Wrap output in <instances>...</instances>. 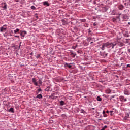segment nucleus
I'll return each instance as SVG.
<instances>
[{"instance_id":"nucleus-11","label":"nucleus","mask_w":130,"mask_h":130,"mask_svg":"<svg viewBox=\"0 0 130 130\" xmlns=\"http://www.w3.org/2000/svg\"><path fill=\"white\" fill-rule=\"evenodd\" d=\"M96 100L98 101H102V99H101V98H100V96H98L96 98Z\"/></svg>"},{"instance_id":"nucleus-28","label":"nucleus","mask_w":130,"mask_h":130,"mask_svg":"<svg viewBox=\"0 0 130 130\" xmlns=\"http://www.w3.org/2000/svg\"><path fill=\"white\" fill-rule=\"evenodd\" d=\"M49 87H47L46 88V91H49Z\"/></svg>"},{"instance_id":"nucleus-29","label":"nucleus","mask_w":130,"mask_h":130,"mask_svg":"<svg viewBox=\"0 0 130 130\" xmlns=\"http://www.w3.org/2000/svg\"><path fill=\"white\" fill-rule=\"evenodd\" d=\"M4 9H7V5H5L4 6Z\"/></svg>"},{"instance_id":"nucleus-24","label":"nucleus","mask_w":130,"mask_h":130,"mask_svg":"<svg viewBox=\"0 0 130 130\" xmlns=\"http://www.w3.org/2000/svg\"><path fill=\"white\" fill-rule=\"evenodd\" d=\"M103 117H107V115H106V114H103Z\"/></svg>"},{"instance_id":"nucleus-38","label":"nucleus","mask_w":130,"mask_h":130,"mask_svg":"<svg viewBox=\"0 0 130 130\" xmlns=\"http://www.w3.org/2000/svg\"><path fill=\"white\" fill-rule=\"evenodd\" d=\"M128 25H130V22H128Z\"/></svg>"},{"instance_id":"nucleus-13","label":"nucleus","mask_w":130,"mask_h":130,"mask_svg":"<svg viewBox=\"0 0 130 130\" xmlns=\"http://www.w3.org/2000/svg\"><path fill=\"white\" fill-rule=\"evenodd\" d=\"M23 34H24V35L27 34V31H22V32L20 34L21 36H23Z\"/></svg>"},{"instance_id":"nucleus-1","label":"nucleus","mask_w":130,"mask_h":130,"mask_svg":"<svg viewBox=\"0 0 130 130\" xmlns=\"http://www.w3.org/2000/svg\"><path fill=\"white\" fill-rule=\"evenodd\" d=\"M115 45H116V44H113V43H106V47H107V48H110L111 49L114 48Z\"/></svg>"},{"instance_id":"nucleus-25","label":"nucleus","mask_w":130,"mask_h":130,"mask_svg":"<svg viewBox=\"0 0 130 130\" xmlns=\"http://www.w3.org/2000/svg\"><path fill=\"white\" fill-rule=\"evenodd\" d=\"M126 68H130V64H127Z\"/></svg>"},{"instance_id":"nucleus-40","label":"nucleus","mask_w":130,"mask_h":130,"mask_svg":"<svg viewBox=\"0 0 130 130\" xmlns=\"http://www.w3.org/2000/svg\"><path fill=\"white\" fill-rule=\"evenodd\" d=\"M22 37H25V36H22Z\"/></svg>"},{"instance_id":"nucleus-39","label":"nucleus","mask_w":130,"mask_h":130,"mask_svg":"<svg viewBox=\"0 0 130 130\" xmlns=\"http://www.w3.org/2000/svg\"><path fill=\"white\" fill-rule=\"evenodd\" d=\"M93 25H94V26H96V24H95V23H94V24H93Z\"/></svg>"},{"instance_id":"nucleus-9","label":"nucleus","mask_w":130,"mask_h":130,"mask_svg":"<svg viewBox=\"0 0 130 130\" xmlns=\"http://www.w3.org/2000/svg\"><path fill=\"white\" fill-rule=\"evenodd\" d=\"M123 8H124V6L122 5H120L118 6V9H119V10H123Z\"/></svg>"},{"instance_id":"nucleus-42","label":"nucleus","mask_w":130,"mask_h":130,"mask_svg":"<svg viewBox=\"0 0 130 130\" xmlns=\"http://www.w3.org/2000/svg\"><path fill=\"white\" fill-rule=\"evenodd\" d=\"M91 43H93V42H91Z\"/></svg>"},{"instance_id":"nucleus-37","label":"nucleus","mask_w":130,"mask_h":130,"mask_svg":"<svg viewBox=\"0 0 130 130\" xmlns=\"http://www.w3.org/2000/svg\"><path fill=\"white\" fill-rule=\"evenodd\" d=\"M101 130H105V129L103 127Z\"/></svg>"},{"instance_id":"nucleus-27","label":"nucleus","mask_w":130,"mask_h":130,"mask_svg":"<svg viewBox=\"0 0 130 130\" xmlns=\"http://www.w3.org/2000/svg\"><path fill=\"white\" fill-rule=\"evenodd\" d=\"M103 128L105 129V128H107V126L105 125V126H104Z\"/></svg>"},{"instance_id":"nucleus-32","label":"nucleus","mask_w":130,"mask_h":130,"mask_svg":"<svg viewBox=\"0 0 130 130\" xmlns=\"http://www.w3.org/2000/svg\"><path fill=\"white\" fill-rule=\"evenodd\" d=\"M77 47V45L76 46L73 47V49H75Z\"/></svg>"},{"instance_id":"nucleus-41","label":"nucleus","mask_w":130,"mask_h":130,"mask_svg":"<svg viewBox=\"0 0 130 130\" xmlns=\"http://www.w3.org/2000/svg\"><path fill=\"white\" fill-rule=\"evenodd\" d=\"M92 109L94 110V109H95V108H93Z\"/></svg>"},{"instance_id":"nucleus-22","label":"nucleus","mask_w":130,"mask_h":130,"mask_svg":"<svg viewBox=\"0 0 130 130\" xmlns=\"http://www.w3.org/2000/svg\"><path fill=\"white\" fill-rule=\"evenodd\" d=\"M81 113H86V111L83 109L81 110Z\"/></svg>"},{"instance_id":"nucleus-12","label":"nucleus","mask_w":130,"mask_h":130,"mask_svg":"<svg viewBox=\"0 0 130 130\" xmlns=\"http://www.w3.org/2000/svg\"><path fill=\"white\" fill-rule=\"evenodd\" d=\"M43 5L44 6L47 5V6H49V4H48V2L45 1L43 2Z\"/></svg>"},{"instance_id":"nucleus-5","label":"nucleus","mask_w":130,"mask_h":130,"mask_svg":"<svg viewBox=\"0 0 130 130\" xmlns=\"http://www.w3.org/2000/svg\"><path fill=\"white\" fill-rule=\"evenodd\" d=\"M124 95H127L128 96L130 95V91L127 90H125L124 91Z\"/></svg>"},{"instance_id":"nucleus-33","label":"nucleus","mask_w":130,"mask_h":130,"mask_svg":"<svg viewBox=\"0 0 130 130\" xmlns=\"http://www.w3.org/2000/svg\"><path fill=\"white\" fill-rule=\"evenodd\" d=\"M15 37H17V38H20V37L19 36H15Z\"/></svg>"},{"instance_id":"nucleus-16","label":"nucleus","mask_w":130,"mask_h":130,"mask_svg":"<svg viewBox=\"0 0 130 130\" xmlns=\"http://www.w3.org/2000/svg\"><path fill=\"white\" fill-rule=\"evenodd\" d=\"M38 83L39 84H40V85H42V79H39L38 81Z\"/></svg>"},{"instance_id":"nucleus-23","label":"nucleus","mask_w":130,"mask_h":130,"mask_svg":"<svg viewBox=\"0 0 130 130\" xmlns=\"http://www.w3.org/2000/svg\"><path fill=\"white\" fill-rule=\"evenodd\" d=\"M103 56H107V53L104 52Z\"/></svg>"},{"instance_id":"nucleus-31","label":"nucleus","mask_w":130,"mask_h":130,"mask_svg":"<svg viewBox=\"0 0 130 130\" xmlns=\"http://www.w3.org/2000/svg\"><path fill=\"white\" fill-rule=\"evenodd\" d=\"M103 115H104V114H105V111H103Z\"/></svg>"},{"instance_id":"nucleus-19","label":"nucleus","mask_w":130,"mask_h":130,"mask_svg":"<svg viewBox=\"0 0 130 130\" xmlns=\"http://www.w3.org/2000/svg\"><path fill=\"white\" fill-rule=\"evenodd\" d=\"M60 105H63V104H64V102L63 101H61L60 102Z\"/></svg>"},{"instance_id":"nucleus-8","label":"nucleus","mask_w":130,"mask_h":130,"mask_svg":"<svg viewBox=\"0 0 130 130\" xmlns=\"http://www.w3.org/2000/svg\"><path fill=\"white\" fill-rule=\"evenodd\" d=\"M42 94H40L37 95L36 98H38L39 99H42Z\"/></svg>"},{"instance_id":"nucleus-3","label":"nucleus","mask_w":130,"mask_h":130,"mask_svg":"<svg viewBox=\"0 0 130 130\" xmlns=\"http://www.w3.org/2000/svg\"><path fill=\"white\" fill-rule=\"evenodd\" d=\"M32 83L35 86H38V87H40V85H38V82H37L36 79L33 78L32 79Z\"/></svg>"},{"instance_id":"nucleus-20","label":"nucleus","mask_w":130,"mask_h":130,"mask_svg":"<svg viewBox=\"0 0 130 130\" xmlns=\"http://www.w3.org/2000/svg\"><path fill=\"white\" fill-rule=\"evenodd\" d=\"M110 115H111V116H112V115H113V111H110Z\"/></svg>"},{"instance_id":"nucleus-17","label":"nucleus","mask_w":130,"mask_h":130,"mask_svg":"<svg viewBox=\"0 0 130 130\" xmlns=\"http://www.w3.org/2000/svg\"><path fill=\"white\" fill-rule=\"evenodd\" d=\"M79 69H80V70H81V71L83 72L84 71V70H85V68H84L82 66H79Z\"/></svg>"},{"instance_id":"nucleus-6","label":"nucleus","mask_w":130,"mask_h":130,"mask_svg":"<svg viewBox=\"0 0 130 130\" xmlns=\"http://www.w3.org/2000/svg\"><path fill=\"white\" fill-rule=\"evenodd\" d=\"M70 54L71 57H73V58L75 57V56L77 55L76 53H74V52H71Z\"/></svg>"},{"instance_id":"nucleus-4","label":"nucleus","mask_w":130,"mask_h":130,"mask_svg":"<svg viewBox=\"0 0 130 130\" xmlns=\"http://www.w3.org/2000/svg\"><path fill=\"white\" fill-rule=\"evenodd\" d=\"M6 25H4L1 28L0 31L3 32H6V30H7V27H5Z\"/></svg>"},{"instance_id":"nucleus-21","label":"nucleus","mask_w":130,"mask_h":130,"mask_svg":"<svg viewBox=\"0 0 130 130\" xmlns=\"http://www.w3.org/2000/svg\"><path fill=\"white\" fill-rule=\"evenodd\" d=\"M42 91V89H41V88H39V89H38V92H37V94H39V92H41Z\"/></svg>"},{"instance_id":"nucleus-2","label":"nucleus","mask_w":130,"mask_h":130,"mask_svg":"<svg viewBox=\"0 0 130 130\" xmlns=\"http://www.w3.org/2000/svg\"><path fill=\"white\" fill-rule=\"evenodd\" d=\"M119 99L121 102H126V101H127V99H126V98H124L123 96H120Z\"/></svg>"},{"instance_id":"nucleus-30","label":"nucleus","mask_w":130,"mask_h":130,"mask_svg":"<svg viewBox=\"0 0 130 130\" xmlns=\"http://www.w3.org/2000/svg\"><path fill=\"white\" fill-rule=\"evenodd\" d=\"M110 112H109V111H106V113H108V114H109Z\"/></svg>"},{"instance_id":"nucleus-14","label":"nucleus","mask_w":130,"mask_h":130,"mask_svg":"<svg viewBox=\"0 0 130 130\" xmlns=\"http://www.w3.org/2000/svg\"><path fill=\"white\" fill-rule=\"evenodd\" d=\"M20 31V29L19 28H16V30L14 31L15 34H16L17 32H19Z\"/></svg>"},{"instance_id":"nucleus-18","label":"nucleus","mask_w":130,"mask_h":130,"mask_svg":"<svg viewBox=\"0 0 130 130\" xmlns=\"http://www.w3.org/2000/svg\"><path fill=\"white\" fill-rule=\"evenodd\" d=\"M30 9H31L32 10H36V7H35V6H31Z\"/></svg>"},{"instance_id":"nucleus-10","label":"nucleus","mask_w":130,"mask_h":130,"mask_svg":"<svg viewBox=\"0 0 130 130\" xmlns=\"http://www.w3.org/2000/svg\"><path fill=\"white\" fill-rule=\"evenodd\" d=\"M9 112H12V113H14L15 112L14 111V108H11L9 110Z\"/></svg>"},{"instance_id":"nucleus-26","label":"nucleus","mask_w":130,"mask_h":130,"mask_svg":"<svg viewBox=\"0 0 130 130\" xmlns=\"http://www.w3.org/2000/svg\"><path fill=\"white\" fill-rule=\"evenodd\" d=\"M115 96L114 95H112L111 96V99L110 100H111L112 99V98H114Z\"/></svg>"},{"instance_id":"nucleus-35","label":"nucleus","mask_w":130,"mask_h":130,"mask_svg":"<svg viewBox=\"0 0 130 130\" xmlns=\"http://www.w3.org/2000/svg\"><path fill=\"white\" fill-rule=\"evenodd\" d=\"M128 5H130V0L128 1Z\"/></svg>"},{"instance_id":"nucleus-34","label":"nucleus","mask_w":130,"mask_h":130,"mask_svg":"<svg viewBox=\"0 0 130 130\" xmlns=\"http://www.w3.org/2000/svg\"><path fill=\"white\" fill-rule=\"evenodd\" d=\"M21 43H22L21 42L20 43V45L19 46V48H20V47H21Z\"/></svg>"},{"instance_id":"nucleus-36","label":"nucleus","mask_w":130,"mask_h":130,"mask_svg":"<svg viewBox=\"0 0 130 130\" xmlns=\"http://www.w3.org/2000/svg\"><path fill=\"white\" fill-rule=\"evenodd\" d=\"M91 32H92V31H91V30L88 31V33H91Z\"/></svg>"},{"instance_id":"nucleus-15","label":"nucleus","mask_w":130,"mask_h":130,"mask_svg":"<svg viewBox=\"0 0 130 130\" xmlns=\"http://www.w3.org/2000/svg\"><path fill=\"white\" fill-rule=\"evenodd\" d=\"M66 67H68L69 69H71L72 68V65L69 64L68 63H66Z\"/></svg>"},{"instance_id":"nucleus-7","label":"nucleus","mask_w":130,"mask_h":130,"mask_svg":"<svg viewBox=\"0 0 130 130\" xmlns=\"http://www.w3.org/2000/svg\"><path fill=\"white\" fill-rule=\"evenodd\" d=\"M106 43L103 44V45L102 46L101 49L102 50H104L105 49V47H106Z\"/></svg>"}]
</instances>
